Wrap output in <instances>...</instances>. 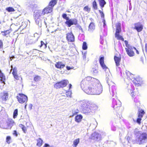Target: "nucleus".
<instances>
[{"instance_id": "obj_13", "label": "nucleus", "mask_w": 147, "mask_h": 147, "mask_svg": "<svg viewBox=\"0 0 147 147\" xmlns=\"http://www.w3.org/2000/svg\"><path fill=\"white\" fill-rule=\"evenodd\" d=\"M78 22L77 20L76 19H70L69 18L67 19L65 22L66 24L67 25L68 27H70L73 25H76Z\"/></svg>"}, {"instance_id": "obj_21", "label": "nucleus", "mask_w": 147, "mask_h": 147, "mask_svg": "<svg viewBox=\"0 0 147 147\" xmlns=\"http://www.w3.org/2000/svg\"><path fill=\"white\" fill-rule=\"evenodd\" d=\"M55 66L58 69L62 68L65 66V65L63 64L62 62H59L55 64Z\"/></svg>"}, {"instance_id": "obj_45", "label": "nucleus", "mask_w": 147, "mask_h": 147, "mask_svg": "<svg viewBox=\"0 0 147 147\" xmlns=\"http://www.w3.org/2000/svg\"><path fill=\"white\" fill-rule=\"evenodd\" d=\"M14 78L16 80H20V78L21 80H22V78L19 77L18 75H17V74H13Z\"/></svg>"}, {"instance_id": "obj_52", "label": "nucleus", "mask_w": 147, "mask_h": 147, "mask_svg": "<svg viewBox=\"0 0 147 147\" xmlns=\"http://www.w3.org/2000/svg\"><path fill=\"white\" fill-rule=\"evenodd\" d=\"M77 27L78 28V29L81 30V32H83V29L82 28L81 26H80V25H78V26H77Z\"/></svg>"}, {"instance_id": "obj_36", "label": "nucleus", "mask_w": 147, "mask_h": 147, "mask_svg": "<svg viewBox=\"0 0 147 147\" xmlns=\"http://www.w3.org/2000/svg\"><path fill=\"white\" fill-rule=\"evenodd\" d=\"M145 112L144 111L141 110L139 111L138 115V117L142 118L143 117V115L144 114Z\"/></svg>"}, {"instance_id": "obj_63", "label": "nucleus", "mask_w": 147, "mask_h": 147, "mask_svg": "<svg viewBox=\"0 0 147 147\" xmlns=\"http://www.w3.org/2000/svg\"><path fill=\"white\" fill-rule=\"evenodd\" d=\"M43 46L44 47H43L44 48H46L47 47V44H45Z\"/></svg>"}, {"instance_id": "obj_17", "label": "nucleus", "mask_w": 147, "mask_h": 147, "mask_svg": "<svg viewBox=\"0 0 147 147\" xmlns=\"http://www.w3.org/2000/svg\"><path fill=\"white\" fill-rule=\"evenodd\" d=\"M104 58L103 57H100L99 59V63L101 67L103 69L106 70V69L109 70V69L106 66L104 63Z\"/></svg>"}, {"instance_id": "obj_3", "label": "nucleus", "mask_w": 147, "mask_h": 147, "mask_svg": "<svg viewBox=\"0 0 147 147\" xmlns=\"http://www.w3.org/2000/svg\"><path fill=\"white\" fill-rule=\"evenodd\" d=\"M134 134L136 136L135 143L142 144L147 142V134L146 133L141 134L139 131H135Z\"/></svg>"}, {"instance_id": "obj_53", "label": "nucleus", "mask_w": 147, "mask_h": 147, "mask_svg": "<svg viewBox=\"0 0 147 147\" xmlns=\"http://www.w3.org/2000/svg\"><path fill=\"white\" fill-rule=\"evenodd\" d=\"M43 147H53L52 146H50V145L48 144L45 143Z\"/></svg>"}, {"instance_id": "obj_47", "label": "nucleus", "mask_w": 147, "mask_h": 147, "mask_svg": "<svg viewBox=\"0 0 147 147\" xmlns=\"http://www.w3.org/2000/svg\"><path fill=\"white\" fill-rule=\"evenodd\" d=\"M17 73V69L16 67H14L13 69V72L12 74H15Z\"/></svg>"}, {"instance_id": "obj_51", "label": "nucleus", "mask_w": 147, "mask_h": 147, "mask_svg": "<svg viewBox=\"0 0 147 147\" xmlns=\"http://www.w3.org/2000/svg\"><path fill=\"white\" fill-rule=\"evenodd\" d=\"M102 22L103 23V26L105 28V26H106V21L104 18L102 19Z\"/></svg>"}, {"instance_id": "obj_1", "label": "nucleus", "mask_w": 147, "mask_h": 147, "mask_svg": "<svg viewBox=\"0 0 147 147\" xmlns=\"http://www.w3.org/2000/svg\"><path fill=\"white\" fill-rule=\"evenodd\" d=\"M81 87L88 94L99 95L102 91V86L99 81L90 76H88L81 82Z\"/></svg>"}, {"instance_id": "obj_41", "label": "nucleus", "mask_w": 147, "mask_h": 147, "mask_svg": "<svg viewBox=\"0 0 147 147\" xmlns=\"http://www.w3.org/2000/svg\"><path fill=\"white\" fill-rule=\"evenodd\" d=\"M92 6L93 8L95 9H97V5L96 4V3L95 1H94L92 3Z\"/></svg>"}, {"instance_id": "obj_2", "label": "nucleus", "mask_w": 147, "mask_h": 147, "mask_svg": "<svg viewBox=\"0 0 147 147\" xmlns=\"http://www.w3.org/2000/svg\"><path fill=\"white\" fill-rule=\"evenodd\" d=\"M78 103L81 107L82 113L86 114L94 113L97 109L96 105L88 100H80L78 102Z\"/></svg>"}, {"instance_id": "obj_25", "label": "nucleus", "mask_w": 147, "mask_h": 147, "mask_svg": "<svg viewBox=\"0 0 147 147\" xmlns=\"http://www.w3.org/2000/svg\"><path fill=\"white\" fill-rule=\"evenodd\" d=\"M95 29V26L93 23L91 22L89 26L88 31L90 32H92Z\"/></svg>"}, {"instance_id": "obj_38", "label": "nucleus", "mask_w": 147, "mask_h": 147, "mask_svg": "<svg viewBox=\"0 0 147 147\" xmlns=\"http://www.w3.org/2000/svg\"><path fill=\"white\" fill-rule=\"evenodd\" d=\"M14 9L15 11H20L21 10L20 6V5L17 4L14 7Z\"/></svg>"}, {"instance_id": "obj_10", "label": "nucleus", "mask_w": 147, "mask_h": 147, "mask_svg": "<svg viewBox=\"0 0 147 147\" xmlns=\"http://www.w3.org/2000/svg\"><path fill=\"white\" fill-rule=\"evenodd\" d=\"M53 10L52 8H51L49 6H48L42 10H39L38 11L44 16L45 14L51 13Z\"/></svg>"}, {"instance_id": "obj_4", "label": "nucleus", "mask_w": 147, "mask_h": 147, "mask_svg": "<svg viewBox=\"0 0 147 147\" xmlns=\"http://www.w3.org/2000/svg\"><path fill=\"white\" fill-rule=\"evenodd\" d=\"M4 116L0 113V127L5 129H10L12 127L14 122L11 119H9L7 121L3 118Z\"/></svg>"}, {"instance_id": "obj_42", "label": "nucleus", "mask_w": 147, "mask_h": 147, "mask_svg": "<svg viewBox=\"0 0 147 147\" xmlns=\"http://www.w3.org/2000/svg\"><path fill=\"white\" fill-rule=\"evenodd\" d=\"M82 49L83 50H86L87 48V44L86 42H84L83 43L82 45Z\"/></svg>"}, {"instance_id": "obj_48", "label": "nucleus", "mask_w": 147, "mask_h": 147, "mask_svg": "<svg viewBox=\"0 0 147 147\" xmlns=\"http://www.w3.org/2000/svg\"><path fill=\"white\" fill-rule=\"evenodd\" d=\"M99 12L100 14V16L101 18H102V19L104 18V14L103 13V12L101 11L100 10H99Z\"/></svg>"}, {"instance_id": "obj_33", "label": "nucleus", "mask_w": 147, "mask_h": 147, "mask_svg": "<svg viewBox=\"0 0 147 147\" xmlns=\"http://www.w3.org/2000/svg\"><path fill=\"white\" fill-rule=\"evenodd\" d=\"M91 72L94 75H97L98 74V69L96 68H92Z\"/></svg>"}, {"instance_id": "obj_55", "label": "nucleus", "mask_w": 147, "mask_h": 147, "mask_svg": "<svg viewBox=\"0 0 147 147\" xmlns=\"http://www.w3.org/2000/svg\"><path fill=\"white\" fill-rule=\"evenodd\" d=\"M13 135H14L15 136H16V137H17L18 136V134L17 133V132L16 131L14 130L13 131Z\"/></svg>"}, {"instance_id": "obj_18", "label": "nucleus", "mask_w": 147, "mask_h": 147, "mask_svg": "<svg viewBox=\"0 0 147 147\" xmlns=\"http://www.w3.org/2000/svg\"><path fill=\"white\" fill-rule=\"evenodd\" d=\"M1 98L3 100H6L8 98V94L6 92H3L0 93Z\"/></svg>"}, {"instance_id": "obj_44", "label": "nucleus", "mask_w": 147, "mask_h": 147, "mask_svg": "<svg viewBox=\"0 0 147 147\" xmlns=\"http://www.w3.org/2000/svg\"><path fill=\"white\" fill-rule=\"evenodd\" d=\"M84 11L89 12L90 11V9L89 8L88 6H85L84 8Z\"/></svg>"}, {"instance_id": "obj_62", "label": "nucleus", "mask_w": 147, "mask_h": 147, "mask_svg": "<svg viewBox=\"0 0 147 147\" xmlns=\"http://www.w3.org/2000/svg\"><path fill=\"white\" fill-rule=\"evenodd\" d=\"M145 51L147 53V44H146L145 45Z\"/></svg>"}, {"instance_id": "obj_5", "label": "nucleus", "mask_w": 147, "mask_h": 147, "mask_svg": "<svg viewBox=\"0 0 147 147\" xmlns=\"http://www.w3.org/2000/svg\"><path fill=\"white\" fill-rule=\"evenodd\" d=\"M34 18L35 21V22L37 25L39 27H41L42 26V21L43 19L44 21V22L45 25H47V23L45 22V20L46 18H45L44 16L42 15L38 11L34 12Z\"/></svg>"}, {"instance_id": "obj_7", "label": "nucleus", "mask_w": 147, "mask_h": 147, "mask_svg": "<svg viewBox=\"0 0 147 147\" xmlns=\"http://www.w3.org/2000/svg\"><path fill=\"white\" fill-rule=\"evenodd\" d=\"M124 42L127 47L125 49L127 54L130 57L134 56L135 53L134 49H136V48L128 44V42L127 40H125Z\"/></svg>"}, {"instance_id": "obj_61", "label": "nucleus", "mask_w": 147, "mask_h": 147, "mask_svg": "<svg viewBox=\"0 0 147 147\" xmlns=\"http://www.w3.org/2000/svg\"><path fill=\"white\" fill-rule=\"evenodd\" d=\"M111 129H112V130H113V131H115L116 130V128L115 127H114V126L112 127Z\"/></svg>"}, {"instance_id": "obj_35", "label": "nucleus", "mask_w": 147, "mask_h": 147, "mask_svg": "<svg viewBox=\"0 0 147 147\" xmlns=\"http://www.w3.org/2000/svg\"><path fill=\"white\" fill-rule=\"evenodd\" d=\"M60 83H60V82L56 83L54 85V87L57 89L60 88H62Z\"/></svg>"}, {"instance_id": "obj_28", "label": "nucleus", "mask_w": 147, "mask_h": 147, "mask_svg": "<svg viewBox=\"0 0 147 147\" xmlns=\"http://www.w3.org/2000/svg\"><path fill=\"white\" fill-rule=\"evenodd\" d=\"M37 145L39 147L42 144V140L40 138H38L37 139Z\"/></svg>"}, {"instance_id": "obj_56", "label": "nucleus", "mask_w": 147, "mask_h": 147, "mask_svg": "<svg viewBox=\"0 0 147 147\" xmlns=\"http://www.w3.org/2000/svg\"><path fill=\"white\" fill-rule=\"evenodd\" d=\"M73 68H74V67H70L68 66H67L66 67V68L68 70H70V69H73Z\"/></svg>"}, {"instance_id": "obj_15", "label": "nucleus", "mask_w": 147, "mask_h": 147, "mask_svg": "<svg viewBox=\"0 0 147 147\" xmlns=\"http://www.w3.org/2000/svg\"><path fill=\"white\" fill-rule=\"evenodd\" d=\"M66 38L69 42H72L74 41V36L71 32L66 34Z\"/></svg>"}, {"instance_id": "obj_46", "label": "nucleus", "mask_w": 147, "mask_h": 147, "mask_svg": "<svg viewBox=\"0 0 147 147\" xmlns=\"http://www.w3.org/2000/svg\"><path fill=\"white\" fill-rule=\"evenodd\" d=\"M62 17L66 20L69 18L68 17H67V14L65 13H63L62 15Z\"/></svg>"}, {"instance_id": "obj_37", "label": "nucleus", "mask_w": 147, "mask_h": 147, "mask_svg": "<svg viewBox=\"0 0 147 147\" xmlns=\"http://www.w3.org/2000/svg\"><path fill=\"white\" fill-rule=\"evenodd\" d=\"M41 79L40 77L38 75H35V76L34 77V80L37 82L40 81Z\"/></svg>"}, {"instance_id": "obj_26", "label": "nucleus", "mask_w": 147, "mask_h": 147, "mask_svg": "<svg viewBox=\"0 0 147 147\" xmlns=\"http://www.w3.org/2000/svg\"><path fill=\"white\" fill-rule=\"evenodd\" d=\"M82 118V116L81 115H78L75 117V121L76 122H80Z\"/></svg>"}, {"instance_id": "obj_11", "label": "nucleus", "mask_w": 147, "mask_h": 147, "mask_svg": "<svg viewBox=\"0 0 147 147\" xmlns=\"http://www.w3.org/2000/svg\"><path fill=\"white\" fill-rule=\"evenodd\" d=\"M91 137V139L95 142H98L101 139V135L96 132L92 133Z\"/></svg>"}, {"instance_id": "obj_30", "label": "nucleus", "mask_w": 147, "mask_h": 147, "mask_svg": "<svg viewBox=\"0 0 147 147\" xmlns=\"http://www.w3.org/2000/svg\"><path fill=\"white\" fill-rule=\"evenodd\" d=\"M80 142L79 138L75 140L73 142L74 147H76L77 146Z\"/></svg>"}, {"instance_id": "obj_16", "label": "nucleus", "mask_w": 147, "mask_h": 147, "mask_svg": "<svg viewBox=\"0 0 147 147\" xmlns=\"http://www.w3.org/2000/svg\"><path fill=\"white\" fill-rule=\"evenodd\" d=\"M134 28L138 32H140L142 30L143 26L140 22L136 23L134 24Z\"/></svg>"}, {"instance_id": "obj_40", "label": "nucleus", "mask_w": 147, "mask_h": 147, "mask_svg": "<svg viewBox=\"0 0 147 147\" xmlns=\"http://www.w3.org/2000/svg\"><path fill=\"white\" fill-rule=\"evenodd\" d=\"M18 115V110L17 109L15 110L13 113V117L15 118L17 117Z\"/></svg>"}, {"instance_id": "obj_32", "label": "nucleus", "mask_w": 147, "mask_h": 147, "mask_svg": "<svg viewBox=\"0 0 147 147\" xmlns=\"http://www.w3.org/2000/svg\"><path fill=\"white\" fill-rule=\"evenodd\" d=\"M100 5L102 7H103L106 3L104 0H98Z\"/></svg>"}, {"instance_id": "obj_8", "label": "nucleus", "mask_w": 147, "mask_h": 147, "mask_svg": "<svg viewBox=\"0 0 147 147\" xmlns=\"http://www.w3.org/2000/svg\"><path fill=\"white\" fill-rule=\"evenodd\" d=\"M116 32L115 34V38L118 40H121L123 41L124 40L123 37L119 34L121 31V24L119 23H118L116 24Z\"/></svg>"}, {"instance_id": "obj_14", "label": "nucleus", "mask_w": 147, "mask_h": 147, "mask_svg": "<svg viewBox=\"0 0 147 147\" xmlns=\"http://www.w3.org/2000/svg\"><path fill=\"white\" fill-rule=\"evenodd\" d=\"M126 73L127 74V77L131 80L133 79V81L134 84H137L140 82V79L139 78H132L131 76L132 74L130 72L128 71Z\"/></svg>"}, {"instance_id": "obj_50", "label": "nucleus", "mask_w": 147, "mask_h": 147, "mask_svg": "<svg viewBox=\"0 0 147 147\" xmlns=\"http://www.w3.org/2000/svg\"><path fill=\"white\" fill-rule=\"evenodd\" d=\"M141 118L138 117L137 118V122L139 123L140 124L141 123Z\"/></svg>"}, {"instance_id": "obj_59", "label": "nucleus", "mask_w": 147, "mask_h": 147, "mask_svg": "<svg viewBox=\"0 0 147 147\" xmlns=\"http://www.w3.org/2000/svg\"><path fill=\"white\" fill-rule=\"evenodd\" d=\"M32 104H30L29 105V108L30 110H31L32 109Z\"/></svg>"}, {"instance_id": "obj_64", "label": "nucleus", "mask_w": 147, "mask_h": 147, "mask_svg": "<svg viewBox=\"0 0 147 147\" xmlns=\"http://www.w3.org/2000/svg\"><path fill=\"white\" fill-rule=\"evenodd\" d=\"M134 50L136 51V53H137L138 54H139V52H138V51L136 49H136H134Z\"/></svg>"}, {"instance_id": "obj_24", "label": "nucleus", "mask_w": 147, "mask_h": 147, "mask_svg": "<svg viewBox=\"0 0 147 147\" xmlns=\"http://www.w3.org/2000/svg\"><path fill=\"white\" fill-rule=\"evenodd\" d=\"M114 59L116 66H119L120 65L119 63L121 61V58L120 57H117L116 56H115L114 57Z\"/></svg>"}, {"instance_id": "obj_54", "label": "nucleus", "mask_w": 147, "mask_h": 147, "mask_svg": "<svg viewBox=\"0 0 147 147\" xmlns=\"http://www.w3.org/2000/svg\"><path fill=\"white\" fill-rule=\"evenodd\" d=\"M125 139L127 140L128 142H129V141L130 140V137H129L128 136H127L125 138Z\"/></svg>"}, {"instance_id": "obj_22", "label": "nucleus", "mask_w": 147, "mask_h": 147, "mask_svg": "<svg viewBox=\"0 0 147 147\" xmlns=\"http://www.w3.org/2000/svg\"><path fill=\"white\" fill-rule=\"evenodd\" d=\"M34 39L35 38L33 36H32L30 37L27 40V42L28 44H34L37 42L34 41Z\"/></svg>"}, {"instance_id": "obj_29", "label": "nucleus", "mask_w": 147, "mask_h": 147, "mask_svg": "<svg viewBox=\"0 0 147 147\" xmlns=\"http://www.w3.org/2000/svg\"><path fill=\"white\" fill-rule=\"evenodd\" d=\"M19 126L22 128L24 133H26L27 132V128L25 126L22 124H20L19 125Z\"/></svg>"}, {"instance_id": "obj_34", "label": "nucleus", "mask_w": 147, "mask_h": 147, "mask_svg": "<svg viewBox=\"0 0 147 147\" xmlns=\"http://www.w3.org/2000/svg\"><path fill=\"white\" fill-rule=\"evenodd\" d=\"M6 10L9 12H13L15 11L14 8L11 7H8L6 8Z\"/></svg>"}, {"instance_id": "obj_9", "label": "nucleus", "mask_w": 147, "mask_h": 147, "mask_svg": "<svg viewBox=\"0 0 147 147\" xmlns=\"http://www.w3.org/2000/svg\"><path fill=\"white\" fill-rule=\"evenodd\" d=\"M16 98L19 103L21 104L26 103L28 100L27 96L23 94L19 93L16 96Z\"/></svg>"}, {"instance_id": "obj_20", "label": "nucleus", "mask_w": 147, "mask_h": 147, "mask_svg": "<svg viewBox=\"0 0 147 147\" xmlns=\"http://www.w3.org/2000/svg\"><path fill=\"white\" fill-rule=\"evenodd\" d=\"M57 1L58 0H52L49 3L48 6L53 9V7L57 4Z\"/></svg>"}, {"instance_id": "obj_60", "label": "nucleus", "mask_w": 147, "mask_h": 147, "mask_svg": "<svg viewBox=\"0 0 147 147\" xmlns=\"http://www.w3.org/2000/svg\"><path fill=\"white\" fill-rule=\"evenodd\" d=\"M86 58V53H85L83 57V59H85Z\"/></svg>"}, {"instance_id": "obj_43", "label": "nucleus", "mask_w": 147, "mask_h": 147, "mask_svg": "<svg viewBox=\"0 0 147 147\" xmlns=\"http://www.w3.org/2000/svg\"><path fill=\"white\" fill-rule=\"evenodd\" d=\"M11 139L10 136H7L6 138V142L7 143L9 144L10 143V140Z\"/></svg>"}, {"instance_id": "obj_6", "label": "nucleus", "mask_w": 147, "mask_h": 147, "mask_svg": "<svg viewBox=\"0 0 147 147\" xmlns=\"http://www.w3.org/2000/svg\"><path fill=\"white\" fill-rule=\"evenodd\" d=\"M111 76L107 73L106 74V79L107 82L108 83L109 87V91L111 94L113 96L115 95V93H116V87L114 85L115 84L111 80Z\"/></svg>"}, {"instance_id": "obj_23", "label": "nucleus", "mask_w": 147, "mask_h": 147, "mask_svg": "<svg viewBox=\"0 0 147 147\" xmlns=\"http://www.w3.org/2000/svg\"><path fill=\"white\" fill-rule=\"evenodd\" d=\"M5 80V76L0 69V80L2 83L4 84Z\"/></svg>"}, {"instance_id": "obj_39", "label": "nucleus", "mask_w": 147, "mask_h": 147, "mask_svg": "<svg viewBox=\"0 0 147 147\" xmlns=\"http://www.w3.org/2000/svg\"><path fill=\"white\" fill-rule=\"evenodd\" d=\"M10 32L9 30H6L4 32H2V35L5 36H7L9 34Z\"/></svg>"}, {"instance_id": "obj_58", "label": "nucleus", "mask_w": 147, "mask_h": 147, "mask_svg": "<svg viewBox=\"0 0 147 147\" xmlns=\"http://www.w3.org/2000/svg\"><path fill=\"white\" fill-rule=\"evenodd\" d=\"M45 44L44 42H43L42 41H41V45H40V47H42Z\"/></svg>"}, {"instance_id": "obj_27", "label": "nucleus", "mask_w": 147, "mask_h": 147, "mask_svg": "<svg viewBox=\"0 0 147 147\" xmlns=\"http://www.w3.org/2000/svg\"><path fill=\"white\" fill-rule=\"evenodd\" d=\"M60 82L61 83L60 84L62 88L66 86L67 84L69 83L68 81L67 80H64Z\"/></svg>"}, {"instance_id": "obj_31", "label": "nucleus", "mask_w": 147, "mask_h": 147, "mask_svg": "<svg viewBox=\"0 0 147 147\" xmlns=\"http://www.w3.org/2000/svg\"><path fill=\"white\" fill-rule=\"evenodd\" d=\"M33 36L35 38L34 41H37L40 37V35L37 33H35L34 34V36Z\"/></svg>"}, {"instance_id": "obj_57", "label": "nucleus", "mask_w": 147, "mask_h": 147, "mask_svg": "<svg viewBox=\"0 0 147 147\" xmlns=\"http://www.w3.org/2000/svg\"><path fill=\"white\" fill-rule=\"evenodd\" d=\"M3 47V42L1 40H0V48H2Z\"/></svg>"}, {"instance_id": "obj_49", "label": "nucleus", "mask_w": 147, "mask_h": 147, "mask_svg": "<svg viewBox=\"0 0 147 147\" xmlns=\"http://www.w3.org/2000/svg\"><path fill=\"white\" fill-rule=\"evenodd\" d=\"M66 95L67 97H71V92L68 91L66 92Z\"/></svg>"}, {"instance_id": "obj_12", "label": "nucleus", "mask_w": 147, "mask_h": 147, "mask_svg": "<svg viewBox=\"0 0 147 147\" xmlns=\"http://www.w3.org/2000/svg\"><path fill=\"white\" fill-rule=\"evenodd\" d=\"M121 105V102L119 100L113 98L112 101V107L115 109H118Z\"/></svg>"}, {"instance_id": "obj_19", "label": "nucleus", "mask_w": 147, "mask_h": 147, "mask_svg": "<svg viewBox=\"0 0 147 147\" xmlns=\"http://www.w3.org/2000/svg\"><path fill=\"white\" fill-rule=\"evenodd\" d=\"M131 88V89L129 88V89H128V92L131 93V94L132 97H134L136 95V93L135 92V91L134 90H135L134 86L131 84L130 86Z\"/></svg>"}]
</instances>
